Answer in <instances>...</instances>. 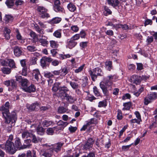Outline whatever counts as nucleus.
Wrapping results in <instances>:
<instances>
[{"label":"nucleus","instance_id":"obj_1","mask_svg":"<svg viewBox=\"0 0 157 157\" xmlns=\"http://www.w3.org/2000/svg\"><path fill=\"white\" fill-rule=\"evenodd\" d=\"M10 106V103L6 102L4 105H3L0 108V110L3 111L2 114L4 117L6 123H9L11 122L12 123L15 122L17 120V116L16 113L13 111L10 114L9 108Z\"/></svg>","mask_w":157,"mask_h":157},{"label":"nucleus","instance_id":"obj_2","mask_svg":"<svg viewBox=\"0 0 157 157\" xmlns=\"http://www.w3.org/2000/svg\"><path fill=\"white\" fill-rule=\"evenodd\" d=\"M117 78L116 75H109L104 78L102 81L100 83V86L104 94L105 95L108 94V87H110L113 85V81H114Z\"/></svg>","mask_w":157,"mask_h":157},{"label":"nucleus","instance_id":"obj_3","mask_svg":"<svg viewBox=\"0 0 157 157\" xmlns=\"http://www.w3.org/2000/svg\"><path fill=\"white\" fill-rule=\"evenodd\" d=\"M0 146L2 149L5 150L6 152L11 154H14L16 151L13 143L9 140L7 141L5 145H1Z\"/></svg>","mask_w":157,"mask_h":157},{"label":"nucleus","instance_id":"obj_4","mask_svg":"<svg viewBox=\"0 0 157 157\" xmlns=\"http://www.w3.org/2000/svg\"><path fill=\"white\" fill-rule=\"evenodd\" d=\"M88 72L92 80L94 81H95L98 76H101L103 75L101 70L99 67L95 68L92 70H90Z\"/></svg>","mask_w":157,"mask_h":157},{"label":"nucleus","instance_id":"obj_5","mask_svg":"<svg viewBox=\"0 0 157 157\" xmlns=\"http://www.w3.org/2000/svg\"><path fill=\"white\" fill-rule=\"evenodd\" d=\"M15 77L16 81L18 82L23 90L29 85V80L26 78H22L21 76L17 75Z\"/></svg>","mask_w":157,"mask_h":157},{"label":"nucleus","instance_id":"obj_6","mask_svg":"<svg viewBox=\"0 0 157 157\" xmlns=\"http://www.w3.org/2000/svg\"><path fill=\"white\" fill-rule=\"evenodd\" d=\"M37 10L41 18H48L50 17L49 14L47 13L48 10L42 6H39L37 8Z\"/></svg>","mask_w":157,"mask_h":157},{"label":"nucleus","instance_id":"obj_7","mask_svg":"<svg viewBox=\"0 0 157 157\" xmlns=\"http://www.w3.org/2000/svg\"><path fill=\"white\" fill-rule=\"evenodd\" d=\"M40 104L37 102H35L31 105L27 104V107L28 109L31 111L38 109L40 107Z\"/></svg>","mask_w":157,"mask_h":157},{"label":"nucleus","instance_id":"obj_8","mask_svg":"<svg viewBox=\"0 0 157 157\" xmlns=\"http://www.w3.org/2000/svg\"><path fill=\"white\" fill-rule=\"evenodd\" d=\"M52 59L51 58L43 57L40 59V64L43 67H46L48 65V63L52 61Z\"/></svg>","mask_w":157,"mask_h":157},{"label":"nucleus","instance_id":"obj_9","mask_svg":"<svg viewBox=\"0 0 157 157\" xmlns=\"http://www.w3.org/2000/svg\"><path fill=\"white\" fill-rule=\"evenodd\" d=\"M129 81L133 83L137 84L141 81V76L137 75H133L131 77Z\"/></svg>","mask_w":157,"mask_h":157},{"label":"nucleus","instance_id":"obj_10","mask_svg":"<svg viewBox=\"0 0 157 157\" xmlns=\"http://www.w3.org/2000/svg\"><path fill=\"white\" fill-rule=\"evenodd\" d=\"M62 98H64L67 101L70 103H73L76 100V99L74 97L68 94H64Z\"/></svg>","mask_w":157,"mask_h":157},{"label":"nucleus","instance_id":"obj_11","mask_svg":"<svg viewBox=\"0 0 157 157\" xmlns=\"http://www.w3.org/2000/svg\"><path fill=\"white\" fill-rule=\"evenodd\" d=\"M63 144V143H58L54 144L52 147V148L50 149V151H55L58 152L60 151L61 147Z\"/></svg>","mask_w":157,"mask_h":157},{"label":"nucleus","instance_id":"obj_12","mask_svg":"<svg viewBox=\"0 0 157 157\" xmlns=\"http://www.w3.org/2000/svg\"><path fill=\"white\" fill-rule=\"evenodd\" d=\"M69 91L68 89L66 86L60 87L59 88V95L60 97H62L64 94H67L66 92Z\"/></svg>","mask_w":157,"mask_h":157},{"label":"nucleus","instance_id":"obj_13","mask_svg":"<svg viewBox=\"0 0 157 157\" xmlns=\"http://www.w3.org/2000/svg\"><path fill=\"white\" fill-rule=\"evenodd\" d=\"M94 143V141L92 138H89L87 140L85 144L84 145V148L86 149H90L92 147Z\"/></svg>","mask_w":157,"mask_h":157},{"label":"nucleus","instance_id":"obj_14","mask_svg":"<svg viewBox=\"0 0 157 157\" xmlns=\"http://www.w3.org/2000/svg\"><path fill=\"white\" fill-rule=\"evenodd\" d=\"M33 75L37 81H39L41 78V75L38 69H36L33 71Z\"/></svg>","mask_w":157,"mask_h":157},{"label":"nucleus","instance_id":"obj_15","mask_svg":"<svg viewBox=\"0 0 157 157\" xmlns=\"http://www.w3.org/2000/svg\"><path fill=\"white\" fill-rule=\"evenodd\" d=\"M15 148L19 149L25 148L26 146L25 145H21L20 140L19 138H17L15 142Z\"/></svg>","mask_w":157,"mask_h":157},{"label":"nucleus","instance_id":"obj_16","mask_svg":"<svg viewBox=\"0 0 157 157\" xmlns=\"http://www.w3.org/2000/svg\"><path fill=\"white\" fill-rule=\"evenodd\" d=\"M59 128V127L56 126L53 128H48L47 129L46 132L48 135H52L53 134L55 130L57 131L61 129Z\"/></svg>","mask_w":157,"mask_h":157},{"label":"nucleus","instance_id":"obj_17","mask_svg":"<svg viewBox=\"0 0 157 157\" xmlns=\"http://www.w3.org/2000/svg\"><path fill=\"white\" fill-rule=\"evenodd\" d=\"M107 2L109 5L114 8H116L117 6L118 7L120 3L118 0H108Z\"/></svg>","mask_w":157,"mask_h":157},{"label":"nucleus","instance_id":"obj_18","mask_svg":"<svg viewBox=\"0 0 157 157\" xmlns=\"http://www.w3.org/2000/svg\"><path fill=\"white\" fill-rule=\"evenodd\" d=\"M25 92L31 93L33 92L36 90V87L33 84H31L29 86H27L24 90Z\"/></svg>","mask_w":157,"mask_h":157},{"label":"nucleus","instance_id":"obj_19","mask_svg":"<svg viewBox=\"0 0 157 157\" xmlns=\"http://www.w3.org/2000/svg\"><path fill=\"white\" fill-rule=\"evenodd\" d=\"M15 0H6L5 3L8 8H13L14 5Z\"/></svg>","mask_w":157,"mask_h":157},{"label":"nucleus","instance_id":"obj_20","mask_svg":"<svg viewBox=\"0 0 157 157\" xmlns=\"http://www.w3.org/2000/svg\"><path fill=\"white\" fill-rule=\"evenodd\" d=\"M77 44V42L74 41L71 38L68 40L67 46L70 49H71L75 47Z\"/></svg>","mask_w":157,"mask_h":157},{"label":"nucleus","instance_id":"obj_21","mask_svg":"<svg viewBox=\"0 0 157 157\" xmlns=\"http://www.w3.org/2000/svg\"><path fill=\"white\" fill-rule=\"evenodd\" d=\"M22 52L21 48L17 46H15L14 48V55L17 56H19L21 54Z\"/></svg>","mask_w":157,"mask_h":157},{"label":"nucleus","instance_id":"obj_22","mask_svg":"<svg viewBox=\"0 0 157 157\" xmlns=\"http://www.w3.org/2000/svg\"><path fill=\"white\" fill-rule=\"evenodd\" d=\"M68 123L67 122H63L62 121L60 120L57 123L58 126L59 128H61L60 130L63 128L65 127H66L68 124Z\"/></svg>","mask_w":157,"mask_h":157},{"label":"nucleus","instance_id":"obj_23","mask_svg":"<svg viewBox=\"0 0 157 157\" xmlns=\"http://www.w3.org/2000/svg\"><path fill=\"white\" fill-rule=\"evenodd\" d=\"M50 46L51 47L53 48L56 49L59 46L57 41H55L54 40H51L49 41Z\"/></svg>","mask_w":157,"mask_h":157},{"label":"nucleus","instance_id":"obj_24","mask_svg":"<svg viewBox=\"0 0 157 157\" xmlns=\"http://www.w3.org/2000/svg\"><path fill=\"white\" fill-rule=\"evenodd\" d=\"M54 10L57 12L64 13L65 10L63 8L61 5L53 8Z\"/></svg>","mask_w":157,"mask_h":157},{"label":"nucleus","instance_id":"obj_25","mask_svg":"<svg viewBox=\"0 0 157 157\" xmlns=\"http://www.w3.org/2000/svg\"><path fill=\"white\" fill-rule=\"evenodd\" d=\"M32 136V134L27 131H24L22 133V138L24 139L27 138L29 137H31Z\"/></svg>","mask_w":157,"mask_h":157},{"label":"nucleus","instance_id":"obj_26","mask_svg":"<svg viewBox=\"0 0 157 157\" xmlns=\"http://www.w3.org/2000/svg\"><path fill=\"white\" fill-rule=\"evenodd\" d=\"M67 7L68 9L71 12H74L76 10V8L75 5L71 3H69L67 6Z\"/></svg>","mask_w":157,"mask_h":157},{"label":"nucleus","instance_id":"obj_27","mask_svg":"<svg viewBox=\"0 0 157 157\" xmlns=\"http://www.w3.org/2000/svg\"><path fill=\"white\" fill-rule=\"evenodd\" d=\"M47 39V38H46V39L42 38H40L39 40V41L42 46L44 47L47 46L48 44V42Z\"/></svg>","mask_w":157,"mask_h":157},{"label":"nucleus","instance_id":"obj_28","mask_svg":"<svg viewBox=\"0 0 157 157\" xmlns=\"http://www.w3.org/2000/svg\"><path fill=\"white\" fill-rule=\"evenodd\" d=\"M53 36L57 38H60L62 36L61 30H58L53 33Z\"/></svg>","mask_w":157,"mask_h":157},{"label":"nucleus","instance_id":"obj_29","mask_svg":"<svg viewBox=\"0 0 157 157\" xmlns=\"http://www.w3.org/2000/svg\"><path fill=\"white\" fill-rule=\"evenodd\" d=\"M59 70L60 75L62 76H64L68 73V70L66 67L62 68Z\"/></svg>","mask_w":157,"mask_h":157},{"label":"nucleus","instance_id":"obj_30","mask_svg":"<svg viewBox=\"0 0 157 157\" xmlns=\"http://www.w3.org/2000/svg\"><path fill=\"white\" fill-rule=\"evenodd\" d=\"M11 62L12 60H9V59H2L0 60V63L3 66H8V62Z\"/></svg>","mask_w":157,"mask_h":157},{"label":"nucleus","instance_id":"obj_31","mask_svg":"<svg viewBox=\"0 0 157 157\" xmlns=\"http://www.w3.org/2000/svg\"><path fill=\"white\" fill-rule=\"evenodd\" d=\"M150 99L154 100L157 98V93L155 92H152L147 95Z\"/></svg>","mask_w":157,"mask_h":157},{"label":"nucleus","instance_id":"obj_32","mask_svg":"<svg viewBox=\"0 0 157 157\" xmlns=\"http://www.w3.org/2000/svg\"><path fill=\"white\" fill-rule=\"evenodd\" d=\"M131 105V103L129 102L124 103V107L123 108L122 110H129Z\"/></svg>","mask_w":157,"mask_h":157},{"label":"nucleus","instance_id":"obj_33","mask_svg":"<svg viewBox=\"0 0 157 157\" xmlns=\"http://www.w3.org/2000/svg\"><path fill=\"white\" fill-rule=\"evenodd\" d=\"M105 67L109 71H110L112 68V62L110 61H106L105 63Z\"/></svg>","mask_w":157,"mask_h":157},{"label":"nucleus","instance_id":"obj_34","mask_svg":"<svg viewBox=\"0 0 157 157\" xmlns=\"http://www.w3.org/2000/svg\"><path fill=\"white\" fill-rule=\"evenodd\" d=\"M17 34L16 35V37L17 39L18 40L21 41L20 42L21 43H23L25 41L24 40L22 39V36L20 34L18 30L16 31Z\"/></svg>","mask_w":157,"mask_h":157},{"label":"nucleus","instance_id":"obj_35","mask_svg":"<svg viewBox=\"0 0 157 157\" xmlns=\"http://www.w3.org/2000/svg\"><path fill=\"white\" fill-rule=\"evenodd\" d=\"M37 131L38 134L43 135L44 132V129L41 126L39 125L37 128Z\"/></svg>","mask_w":157,"mask_h":157},{"label":"nucleus","instance_id":"obj_36","mask_svg":"<svg viewBox=\"0 0 157 157\" xmlns=\"http://www.w3.org/2000/svg\"><path fill=\"white\" fill-rule=\"evenodd\" d=\"M61 20V18L59 17H55L53 18L51 21L52 23L57 24L59 23Z\"/></svg>","mask_w":157,"mask_h":157},{"label":"nucleus","instance_id":"obj_37","mask_svg":"<svg viewBox=\"0 0 157 157\" xmlns=\"http://www.w3.org/2000/svg\"><path fill=\"white\" fill-rule=\"evenodd\" d=\"M67 109L63 106L59 107L58 108V112L59 113H63L66 112Z\"/></svg>","mask_w":157,"mask_h":157},{"label":"nucleus","instance_id":"obj_38","mask_svg":"<svg viewBox=\"0 0 157 157\" xmlns=\"http://www.w3.org/2000/svg\"><path fill=\"white\" fill-rule=\"evenodd\" d=\"M27 48L28 51L30 52H34L37 50L36 48L34 45H29L27 47Z\"/></svg>","mask_w":157,"mask_h":157},{"label":"nucleus","instance_id":"obj_39","mask_svg":"<svg viewBox=\"0 0 157 157\" xmlns=\"http://www.w3.org/2000/svg\"><path fill=\"white\" fill-rule=\"evenodd\" d=\"M52 123V121L44 120L43 122L42 125L44 127H48L50 126Z\"/></svg>","mask_w":157,"mask_h":157},{"label":"nucleus","instance_id":"obj_40","mask_svg":"<svg viewBox=\"0 0 157 157\" xmlns=\"http://www.w3.org/2000/svg\"><path fill=\"white\" fill-rule=\"evenodd\" d=\"M1 71L3 73L6 74H9L11 72V69L8 67L1 68Z\"/></svg>","mask_w":157,"mask_h":157},{"label":"nucleus","instance_id":"obj_41","mask_svg":"<svg viewBox=\"0 0 157 157\" xmlns=\"http://www.w3.org/2000/svg\"><path fill=\"white\" fill-rule=\"evenodd\" d=\"M31 141L30 139H27L25 140L24 143L25 144L23 145H25L26 146V148H29L32 145L31 144H30Z\"/></svg>","mask_w":157,"mask_h":157},{"label":"nucleus","instance_id":"obj_42","mask_svg":"<svg viewBox=\"0 0 157 157\" xmlns=\"http://www.w3.org/2000/svg\"><path fill=\"white\" fill-rule=\"evenodd\" d=\"M70 84L74 89H78V84L75 82H70Z\"/></svg>","mask_w":157,"mask_h":157},{"label":"nucleus","instance_id":"obj_43","mask_svg":"<svg viewBox=\"0 0 157 157\" xmlns=\"http://www.w3.org/2000/svg\"><path fill=\"white\" fill-rule=\"evenodd\" d=\"M79 29V28L76 25H73L71 27V30L75 33L77 32Z\"/></svg>","mask_w":157,"mask_h":157},{"label":"nucleus","instance_id":"obj_44","mask_svg":"<svg viewBox=\"0 0 157 157\" xmlns=\"http://www.w3.org/2000/svg\"><path fill=\"white\" fill-rule=\"evenodd\" d=\"M31 137L33 138L32 140V142L34 143H36L38 141L41 140V139L40 138H36L35 136L33 134Z\"/></svg>","mask_w":157,"mask_h":157},{"label":"nucleus","instance_id":"obj_45","mask_svg":"<svg viewBox=\"0 0 157 157\" xmlns=\"http://www.w3.org/2000/svg\"><path fill=\"white\" fill-rule=\"evenodd\" d=\"M53 151H50V149L48 151L44 152L43 155L45 157H51Z\"/></svg>","mask_w":157,"mask_h":157},{"label":"nucleus","instance_id":"obj_46","mask_svg":"<svg viewBox=\"0 0 157 157\" xmlns=\"http://www.w3.org/2000/svg\"><path fill=\"white\" fill-rule=\"evenodd\" d=\"M104 9L105 11L106 12L105 14L106 16H107L108 14H112V11L107 6H104Z\"/></svg>","mask_w":157,"mask_h":157},{"label":"nucleus","instance_id":"obj_47","mask_svg":"<svg viewBox=\"0 0 157 157\" xmlns=\"http://www.w3.org/2000/svg\"><path fill=\"white\" fill-rule=\"evenodd\" d=\"M9 60H12V61L11 62L10 61L8 62V66L13 68H15L16 67V66L14 60L12 59H9Z\"/></svg>","mask_w":157,"mask_h":157},{"label":"nucleus","instance_id":"obj_48","mask_svg":"<svg viewBox=\"0 0 157 157\" xmlns=\"http://www.w3.org/2000/svg\"><path fill=\"white\" fill-rule=\"evenodd\" d=\"M13 17L11 15H6L5 17V21L9 22L13 20Z\"/></svg>","mask_w":157,"mask_h":157},{"label":"nucleus","instance_id":"obj_49","mask_svg":"<svg viewBox=\"0 0 157 157\" xmlns=\"http://www.w3.org/2000/svg\"><path fill=\"white\" fill-rule=\"evenodd\" d=\"M142 121L140 120H139L138 119H134L130 120V122L131 124H132L133 123H136L138 124L140 123Z\"/></svg>","mask_w":157,"mask_h":157},{"label":"nucleus","instance_id":"obj_50","mask_svg":"<svg viewBox=\"0 0 157 157\" xmlns=\"http://www.w3.org/2000/svg\"><path fill=\"white\" fill-rule=\"evenodd\" d=\"M44 75L45 77L48 78H50L53 77V75L50 72H44Z\"/></svg>","mask_w":157,"mask_h":157},{"label":"nucleus","instance_id":"obj_51","mask_svg":"<svg viewBox=\"0 0 157 157\" xmlns=\"http://www.w3.org/2000/svg\"><path fill=\"white\" fill-rule=\"evenodd\" d=\"M98 123L97 120L95 118H92L90 121L88 122V124L90 125L91 124H96Z\"/></svg>","mask_w":157,"mask_h":157},{"label":"nucleus","instance_id":"obj_52","mask_svg":"<svg viewBox=\"0 0 157 157\" xmlns=\"http://www.w3.org/2000/svg\"><path fill=\"white\" fill-rule=\"evenodd\" d=\"M34 27L36 29V30L39 33L41 34H44L43 30L40 29L39 27L37 25H34Z\"/></svg>","mask_w":157,"mask_h":157},{"label":"nucleus","instance_id":"obj_53","mask_svg":"<svg viewBox=\"0 0 157 157\" xmlns=\"http://www.w3.org/2000/svg\"><path fill=\"white\" fill-rule=\"evenodd\" d=\"M151 100L150 99L147 95L146 97L144 99V104L146 105H147L149 103L151 102Z\"/></svg>","mask_w":157,"mask_h":157},{"label":"nucleus","instance_id":"obj_54","mask_svg":"<svg viewBox=\"0 0 157 157\" xmlns=\"http://www.w3.org/2000/svg\"><path fill=\"white\" fill-rule=\"evenodd\" d=\"M84 65V64H83L79 67L78 68L76 69L75 70V72L76 73H78L81 72L83 70Z\"/></svg>","mask_w":157,"mask_h":157},{"label":"nucleus","instance_id":"obj_55","mask_svg":"<svg viewBox=\"0 0 157 157\" xmlns=\"http://www.w3.org/2000/svg\"><path fill=\"white\" fill-rule=\"evenodd\" d=\"M93 91L96 96H100V93L99 92L96 86L93 87Z\"/></svg>","mask_w":157,"mask_h":157},{"label":"nucleus","instance_id":"obj_56","mask_svg":"<svg viewBox=\"0 0 157 157\" xmlns=\"http://www.w3.org/2000/svg\"><path fill=\"white\" fill-rule=\"evenodd\" d=\"M143 87H141L137 92H134V94L136 96L138 97L139 96L140 94L143 91Z\"/></svg>","mask_w":157,"mask_h":157},{"label":"nucleus","instance_id":"obj_57","mask_svg":"<svg viewBox=\"0 0 157 157\" xmlns=\"http://www.w3.org/2000/svg\"><path fill=\"white\" fill-rule=\"evenodd\" d=\"M153 41V38L152 36H148L146 39V42L147 44H149L152 43Z\"/></svg>","mask_w":157,"mask_h":157},{"label":"nucleus","instance_id":"obj_58","mask_svg":"<svg viewBox=\"0 0 157 157\" xmlns=\"http://www.w3.org/2000/svg\"><path fill=\"white\" fill-rule=\"evenodd\" d=\"M87 80L88 78L86 77H85L84 79H82L83 82L82 86L83 87H85L87 85Z\"/></svg>","mask_w":157,"mask_h":157},{"label":"nucleus","instance_id":"obj_59","mask_svg":"<svg viewBox=\"0 0 157 157\" xmlns=\"http://www.w3.org/2000/svg\"><path fill=\"white\" fill-rule=\"evenodd\" d=\"M80 36L79 34H77L73 36L71 38L72 40L75 41L76 40H77L79 39L80 38Z\"/></svg>","mask_w":157,"mask_h":157},{"label":"nucleus","instance_id":"obj_60","mask_svg":"<svg viewBox=\"0 0 157 157\" xmlns=\"http://www.w3.org/2000/svg\"><path fill=\"white\" fill-rule=\"evenodd\" d=\"M24 2L21 0H15L14 4L17 6L19 5H21Z\"/></svg>","mask_w":157,"mask_h":157},{"label":"nucleus","instance_id":"obj_61","mask_svg":"<svg viewBox=\"0 0 157 157\" xmlns=\"http://www.w3.org/2000/svg\"><path fill=\"white\" fill-rule=\"evenodd\" d=\"M132 144L128 145H124L122 147V150L124 151H128L129 148L131 147Z\"/></svg>","mask_w":157,"mask_h":157},{"label":"nucleus","instance_id":"obj_62","mask_svg":"<svg viewBox=\"0 0 157 157\" xmlns=\"http://www.w3.org/2000/svg\"><path fill=\"white\" fill-rule=\"evenodd\" d=\"M59 56L61 59H66L67 58L70 57H71V56L69 54L64 55L63 54H60Z\"/></svg>","mask_w":157,"mask_h":157},{"label":"nucleus","instance_id":"obj_63","mask_svg":"<svg viewBox=\"0 0 157 157\" xmlns=\"http://www.w3.org/2000/svg\"><path fill=\"white\" fill-rule=\"evenodd\" d=\"M152 23V21L151 20L147 19L144 22V25L146 26L147 25H151Z\"/></svg>","mask_w":157,"mask_h":157},{"label":"nucleus","instance_id":"obj_64","mask_svg":"<svg viewBox=\"0 0 157 157\" xmlns=\"http://www.w3.org/2000/svg\"><path fill=\"white\" fill-rule=\"evenodd\" d=\"M106 106L105 101H104L99 102L98 105V106L100 107H105Z\"/></svg>","mask_w":157,"mask_h":157}]
</instances>
